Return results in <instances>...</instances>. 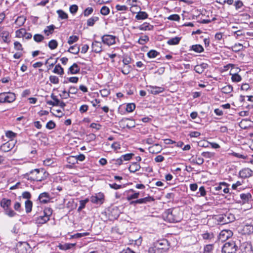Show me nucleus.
<instances>
[{
  "label": "nucleus",
  "mask_w": 253,
  "mask_h": 253,
  "mask_svg": "<svg viewBox=\"0 0 253 253\" xmlns=\"http://www.w3.org/2000/svg\"><path fill=\"white\" fill-rule=\"evenodd\" d=\"M164 219L171 223L179 222L181 219L180 211L179 208L169 209L163 214Z\"/></svg>",
  "instance_id": "f257e3e1"
},
{
  "label": "nucleus",
  "mask_w": 253,
  "mask_h": 253,
  "mask_svg": "<svg viewBox=\"0 0 253 253\" xmlns=\"http://www.w3.org/2000/svg\"><path fill=\"white\" fill-rule=\"evenodd\" d=\"M45 174L43 169H36L26 173L24 176L29 180L42 181L46 177Z\"/></svg>",
  "instance_id": "f03ea898"
},
{
  "label": "nucleus",
  "mask_w": 253,
  "mask_h": 253,
  "mask_svg": "<svg viewBox=\"0 0 253 253\" xmlns=\"http://www.w3.org/2000/svg\"><path fill=\"white\" fill-rule=\"evenodd\" d=\"M11 201L10 199L2 198L0 202V206L3 208L5 214L9 217H14L16 213L10 208Z\"/></svg>",
  "instance_id": "7ed1b4c3"
},
{
  "label": "nucleus",
  "mask_w": 253,
  "mask_h": 253,
  "mask_svg": "<svg viewBox=\"0 0 253 253\" xmlns=\"http://www.w3.org/2000/svg\"><path fill=\"white\" fill-rule=\"evenodd\" d=\"M16 99V96L12 92H2L0 93V103H11Z\"/></svg>",
  "instance_id": "20e7f679"
},
{
  "label": "nucleus",
  "mask_w": 253,
  "mask_h": 253,
  "mask_svg": "<svg viewBox=\"0 0 253 253\" xmlns=\"http://www.w3.org/2000/svg\"><path fill=\"white\" fill-rule=\"evenodd\" d=\"M238 246L233 241L225 243L222 248V253H235Z\"/></svg>",
  "instance_id": "39448f33"
},
{
  "label": "nucleus",
  "mask_w": 253,
  "mask_h": 253,
  "mask_svg": "<svg viewBox=\"0 0 253 253\" xmlns=\"http://www.w3.org/2000/svg\"><path fill=\"white\" fill-rule=\"evenodd\" d=\"M16 249L18 253H29L31 248L26 242H19L16 246Z\"/></svg>",
  "instance_id": "423d86ee"
},
{
  "label": "nucleus",
  "mask_w": 253,
  "mask_h": 253,
  "mask_svg": "<svg viewBox=\"0 0 253 253\" xmlns=\"http://www.w3.org/2000/svg\"><path fill=\"white\" fill-rule=\"evenodd\" d=\"M154 201L153 197L148 196L144 198L139 199L135 201H131L130 202V205L136 206L137 204H146Z\"/></svg>",
  "instance_id": "0eeeda50"
},
{
  "label": "nucleus",
  "mask_w": 253,
  "mask_h": 253,
  "mask_svg": "<svg viewBox=\"0 0 253 253\" xmlns=\"http://www.w3.org/2000/svg\"><path fill=\"white\" fill-rule=\"evenodd\" d=\"M102 42L108 45H111L115 43L116 37L110 35H104L101 38Z\"/></svg>",
  "instance_id": "6e6552de"
},
{
  "label": "nucleus",
  "mask_w": 253,
  "mask_h": 253,
  "mask_svg": "<svg viewBox=\"0 0 253 253\" xmlns=\"http://www.w3.org/2000/svg\"><path fill=\"white\" fill-rule=\"evenodd\" d=\"M233 235V233L230 230H223L219 235V239L222 242L225 241L226 240L231 237Z\"/></svg>",
  "instance_id": "1a4fd4ad"
},
{
  "label": "nucleus",
  "mask_w": 253,
  "mask_h": 253,
  "mask_svg": "<svg viewBox=\"0 0 253 253\" xmlns=\"http://www.w3.org/2000/svg\"><path fill=\"white\" fill-rule=\"evenodd\" d=\"M168 242L166 240H159L154 242L153 244V246L155 248V249L157 250H166V248L165 246L167 245Z\"/></svg>",
  "instance_id": "9d476101"
},
{
  "label": "nucleus",
  "mask_w": 253,
  "mask_h": 253,
  "mask_svg": "<svg viewBox=\"0 0 253 253\" xmlns=\"http://www.w3.org/2000/svg\"><path fill=\"white\" fill-rule=\"evenodd\" d=\"M148 87H149V88L148 89V91L150 93L155 95L158 94L160 93H162L165 90L164 88L163 87L152 85H150Z\"/></svg>",
  "instance_id": "9b49d317"
},
{
  "label": "nucleus",
  "mask_w": 253,
  "mask_h": 253,
  "mask_svg": "<svg viewBox=\"0 0 253 253\" xmlns=\"http://www.w3.org/2000/svg\"><path fill=\"white\" fill-rule=\"evenodd\" d=\"M252 170L249 168L243 169L239 171V176L242 178L250 177L252 176Z\"/></svg>",
  "instance_id": "f8f14e48"
},
{
  "label": "nucleus",
  "mask_w": 253,
  "mask_h": 253,
  "mask_svg": "<svg viewBox=\"0 0 253 253\" xmlns=\"http://www.w3.org/2000/svg\"><path fill=\"white\" fill-rule=\"evenodd\" d=\"M104 199V195L102 193H99L95 196H92L91 198V201L93 203L101 204L103 202Z\"/></svg>",
  "instance_id": "ddd939ff"
},
{
  "label": "nucleus",
  "mask_w": 253,
  "mask_h": 253,
  "mask_svg": "<svg viewBox=\"0 0 253 253\" xmlns=\"http://www.w3.org/2000/svg\"><path fill=\"white\" fill-rule=\"evenodd\" d=\"M116 22L118 26H122L124 25H127V24L125 23V21L126 20V18L121 13L116 14Z\"/></svg>",
  "instance_id": "4468645a"
},
{
  "label": "nucleus",
  "mask_w": 253,
  "mask_h": 253,
  "mask_svg": "<svg viewBox=\"0 0 253 253\" xmlns=\"http://www.w3.org/2000/svg\"><path fill=\"white\" fill-rule=\"evenodd\" d=\"M38 199L41 203L43 204L47 203L50 201L49 194L46 192H43L40 194Z\"/></svg>",
  "instance_id": "2eb2a0df"
},
{
  "label": "nucleus",
  "mask_w": 253,
  "mask_h": 253,
  "mask_svg": "<svg viewBox=\"0 0 253 253\" xmlns=\"http://www.w3.org/2000/svg\"><path fill=\"white\" fill-rule=\"evenodd\" d=\"M150 153L153 154H158L160 153L162 150V146L159 144H156L152 146H150L148 148Z\"/></svg>",
  "instance_id": "dca6fc26"
},
{
  "label": "nucleus",
  "mask_w": 253,
  "mask_h": 253,
  "mask_svg": "<svg viewBox=\"0 0 253 253\" xmlns=\"http://www.w3.org/2000/svg\"><path fill=\"white\" fill-rule=\"evenodd\" d=\"M92 50L95 53H99L102 51V44L101 42L94 41L92 43Z\"/></svg>",
  "instance_id": "f3484780"
},
{
  "label": "nucleus",
  "mask_w": 253,
  "mask_h": 253,
  "mask_svg": "<svg viewBox=\"0 0 253 253\" xmlns=\"http://www.w3.org/2000/svg\"><path fill=\"white\" fill-rule=\"evenodd\" d=\"M216 191L222 190L224 193H228L229 191V188L227 187V184L225 182H221L217 186L215 187Z\"/></svg>",
  "instance_id": "a211bd4d"
},
{
  "label": "nucleus",
  "mask_w": 253,
  "mask_h": 253,
  "mask_svg": "<svg viewBox=\"0 0 253 253\" xmlns=\"http://www.w3.org/2000/svg\"><path fill=\"white\" fill-rule=\"evenodd\" d=\"M80 71V68L77 63H74L69 68L68 73L77 74Z\"/></svg>",
  "instance_id": "6ab92c4d"
},
{
  "label": "nucleus",
  "mask_w": 253,
  "mask_h": 253,
  "mask_svg": "<svg viewBox=\"0 0 253 253\" xmlns=\"http://www.w3.org/2000/svg\"><path fill=\"white\" fill-rule=\"evenodd\" d=\"M141 167L137 162H133L131 164L129 167L128 168V169L130 172L134 173L140 169Z\"/></svg>",
  "instance_id": "aec40b11"
},
{
  "label": "nucleus",
  "mask_w": 253,
  "mask_h": 253,
  "mask_svg": "<svg viewBox=\"0 0 253 253\" xmlns=\"http://www.w3.org/2000/svg\"><path fill=\"white\" fill-rule=\"evenodd\" d=\"M49 220V217H47L44 214L43 215H40L36 217V221L38 224H42L46 223Z\"/></svg>",
  "instance_id": "412c9836"
},
{
  "label": "nucleus",
  "mask_w": 253,
  "mask_h": 253,
  "mask_svg": "<svg viewBox=\"0 0 253 253\" xmlns=\"http://www.w3.org/2000/svg\"><path fill=\"white\" fill-rule=\"evenodd\" d=\"M191 163L196 164L198 165H202L204 162V160L202 157H197L196 155L195 157L192 156L191 158V160H190Z\"/></svg>",
  "instance_id": "4be33fe9"
},
{
  "label": "nucleus",
  "mask_w": 253,
  "mask_h": 253,
  "mask_svg": "<svg viewBox=\"0 0 253 253\" xmlns=\"http://www.w3.org/2000/svg\"><path fill=\"white\" fill-rule=\"evenodd\" d=\"M9 33L7 31H2L0 33V37L2 38L3 41L7 43L10 42V41L9 40Z\"/></svg>",
  "instance_id": "5701e85b"
},
{
  "label": "nucleus",
  "mask_w": 253,
  "mask_h": 253,
  "mask_svg": "<svg viewBox=\"0 0 253 253\" xmlns=\"http://www.w3.org/2000/svg\"><path fill=\"white\" fill-rule=\"evenodd\" d=\"M215 220H216V221L218 222V224H219L222 225V224H227L226 222V221H227L226 220V217L224 216V214L216 215L215 217Z\"/></svg>",
  "instance_id": "b1692460"
},
{
  "label": "nucleus",
  "mask_w": 253,
  "mask_h": 253,
  "mask_svg": "<svg viewBox=\"0 0 253 253\" xmlns=\"http://www.w3.org/2000/svg\"><path fill=\"white\" fill-rule=\"evenodd\" d=\"M76 245V243H65L64 244H60L58 247L61 250H67L75 247Z\"/></svg>",
  "instance_id": "393cba45"
},
{
  "label": "nucleus",
  "mask_w": 253,
  "mask_h": 253,
  "mask_svg": "<svg viewBox=\"0 0 253 253\" xmlns=\"http://www.w3.org/2000/svg\"><path fill=\"white\" fill-rule=\"evenodd\" d=\"M51 98L54 100V102H53L51 100H48L46 101V103L48 105H52L53 106H57L58 105V103L59 102V100L57 98L56 96L54 95L53 93L51 94Z\"/></svg>",
  "instance_id": "a878e982"
},
{
  "label": "nucleus",
  "mask_w": 253,
  "mask_h": 253,
  "mask_svg": "<svg viewBox=\"0 0 253 253\" xmlns=\"http://www.w3.org/2000/svg\"><path fill=\"white\" fill-rule=\"evenodd\" d=\"M51 98L54 100V102H53L51 100H48L46 101V103L48 105H52L53 106H57L58 105V103L59 102V100L57 98L56 96L54 95L53 93L51 94Z\"/></svg>",
  "instance_id": "bb28decb"
},
{
  "label": "nucleus",
  "mask_w": 253,
  "mask_h": 253,
  "mask_svg": "<svg viewBox=\"0 0 253 253\" xmlns=\"http://www.w3.org/2000/svg\"><path fill=\"white\" fill-rule=\"evenodd\" d=\"M153 28H154V27L153 25H151L149 23L145 22V23H144L143 24H142V25H141L138 28L140 30L150 31V30H152L153 29Z\"/></svg>",
  "instance_id": "cd10ccee"
},
{
  "label": "nucleus",
  "mask_w": 253,
  "mask_h": 253,
  "mask_svg": "<svg viewBox=\"0 0 253 253\" xmlns=\"http://www.w3.org/2000/svg\"><path fill=\"white\" fill-rule=\"evenodd\" d=\"M181 37H175L170 39L167 41V43L169 45H176L179 43L181 40Z\"/></svg>",
  "instance_id": "c85d7f7f"
},
{
  "label": "nucleus",
  "mask_w": 253,
  "mask_h": 253,
  "mask_svg": "<svg viewBox=\"0 0 253 253\" xmlns=\"http://www.w3.org/2000/svg\"><path fill=\"white\" fill-rule=\"evenodd\" d=\"M25 211L27 213H30L32 210L33 203L30 200H26L25 202Z\"/></svg>",
  "instance_id": "c756f323"
},
{
  "label": "nucleus",
  "mask_w": 253,
  "mask_h": 253,
  "mask_svg": "<svg viewBox=\"0 0 253 253\" xmlns=\"http://www.w3.org/2000/svg\"><path fill=\"white\" fill-rule=\"evenodd\" d=\"M53 72L60 75H63L64 74V69L61 65L58 64L55 66L54 70H53Z\"/></svg>",
  "instance_id": "7c9ffc66"
},
{
  "label": "nucleus",
  "mask_w": 253,
  "mask_h": 253,
  "mask_svg": "<svg viewBox=\"0 0 253 253\" xmlns=\"http://www.w3.org/2000/svg\"><path fill=\"white\" fill-rule=\"evenodd\" d=\"M99 20V17L97 16H92L87 19L86 24L88 26H93L95 23Z\"/></svg>",
  "instance_id": "2f4dec72"
},
{
  "label": "nucleus",
  "mask_w": 253,
  "mask_h": 253,
  "mask_svg": "<svg viewBox=\"0 0 253 253\" xmlns=\"http://www.w3.org/2000/svg\"><path fill=\"white\" fill-rule=\"evenodd\" d=\"M12 148V146L10 145L9 142H7L2 144L0 147V149L3 152H8Z\"/></svg>",
  "instance_id": "473e14b6"
},
{
  "label": "nucleus",
  "mask_w": 253,
  "mask_h": 253,
  "mask_svg": "<svg viewBox=\"0 0 253 253\" xmlns=\"http://www.w3.org/2000/svg\"><path fill=\"white\" fill-rule=\"evenodd\" d=\"M78 91V89L77 87L75 86H71L69 87V91L67 93V95L66 96H64V98L67 99L70 97V93L73 94H76Z\"/></svg>",
  "instance_id": "72a5a7b5"
},
{
  "label": "nucleus",
  "mask_w": 253,
  "mask_h": 253,
  "mask_svg": "<svg viewBox=\"0 0 253 253\" xmlns=\"http://www.w3.org/2000/svg\"><path fill=\"white\" fill-rule=\"evenodd\" d=\"M75 159L77 161H80L81 162H82L85 159V156L84 154H80L79 155L76 156H70L68 158V160L69 161V163H71V160Z\"/></svg>",
  "instance_id": "f704fd0d"
},
{
  "label": "nucleus",
  "mask_w": 253,
  "mask_h": 253,
  "mask_svg": "<svg viewBox=\"0 0 253 253\" xmlns=\"http://www.w3.org/2000/svg\"><path fill=\"white\" fill-rule=\"evenodd\" d=\"M68 51L74 54H77L80 51V47L77 44H75L71 46Z\"/></svg>",
  "instance_id": "c9c22d12"
},
{
  "label": "nucleus",
  "mask_w": 253,
  "mask_h": 253,
  "mask_svg": "<svg viewBox=\"0 0 253 253\" xmlns=\"http://www.w3.org/2000/svg\"><path fill=\"white\" fill-rule=\"evenodd\" d=\"M243 231L246 234H250L253 233V225L246 224L243 227Z\"/></svg>",
  "instance_id": "e433bc0d"
},
{
  "label": "nucleus",
  "mask_w": 253,
  "mask_h": 253,
  "mask_svg": "<svg viewBox=\"0 0 253 253\" xmlns=\"http://www.w3.org/2000/svg\"><path fill=\"white\" fill-rule=\"evenodd\" d=\"M148 17V14L146 12L140 11L135 16V18L137 20H142L146 19Z\"/></svg>",
  "instance_id": "4c0bfd02"
},
{
  "label": "nucleus",
  "mask_w": 253,
  "mask_h": 253,
  "mask_svg": "<svg viewBox=\"0 0 253 253\" xmlns=\"http://www.w3.org/2000/svg\"><path fill=\"white\" fill-rule=\"evenodd\" d=\"M243 48V46L242 44L238 43H235L233 46H232L230 49H231L232 51L237 52L240 50H241Z\"/></svg>",
  "instance_id": "58836bf2"
},
{
  "label": "nucleus",
  "mask_w": 253,
  "mask_h": 253,
  "mask_svg": "<svg viewBox=\"0 0 253 253\" xmlns=\"http://www.w3.org/2000/svg\"><path fill=\"white\" fill-rule=\"evenodd\" d=\"M191 49L198 53H201L204 51V48L200 44L193 45Z\"/></svg>",
  "instance_id": "ea45409f"
},
{
  "label": "nucleus",
  "mask_w": 253,
  "mask_h": 253,
  "mask_svg": "<svg viewBox=\"0 0 253 253\" xmlns=\"http://www.w3.org/2000/svg\"><path fill=\"white\" fill-rule=\"evenodd\" d=\"M16 37L22 38L24 37L26 34V29L24 28H21L15 32Z\"/></svg>",
  "instance_id": "a19ab883"
},
{
  "label": "nucleus",
  "mask_w": 253,
  "mask_h": 253,
  "mask_svg": "<svg viewBox=\"0 0 253 253\" xmlns=\"http://www.w3.org/2000/svg\"><path fill=\"white\" fill-rule=\"evenodd\" d=\"M233 91V87L231 85H227L221 88V91L224 94H228Z\"/></svg>",
  "instance_id": "79ce46f5"
},
{
  "label": "nucleus",
  "mask_w": 253,
  "mask_h": 253,
  "mask_svg": "<svg viewBox=\"0 0 253 253\" xmlns=\"http://www.w3.org/2000/svg\"><path fill=\"white\" fill-rule=\"evenodd\" d=\"M55 27L53 25H51L48 26H47L46 28L44 30V33L47 35L48 36L49 34H52L53 32V31Z\"/></svg>",
  "instance_id": "37998d69"
},
{
  "label": "nucleus",
  "mask_w": 253,
  "mask_h": 253,
  "mask_svg": "<svg viewBox=\"0 0 253 253\" xmlns=\"http://www.w3.org/2000/svg\"><path fill=\"white\" fill-rule=\"evenodd\" d=\"M26 20V19L24 16H19L15 20V24L19 26H21L24 24Z\"/></svg>",
  "instance_id": "c03bdc74"
},
{
  "label": "nucleus",
  "mask_w": 253,
  "mask_h": 253,
  "mask_svg": "<svg viewBox=\"0 0 253 253\" xmlns=\"http://www.w3.org/2000/svg\"><path fill=\"white\" fill-rule=\"evenodd\" d=\"M224 216H225L226 218V223L231 222L235 219L234 215L231 213L226 212L225 214H224Z\"/></svg>",
  "instance_id": "a18cd8bd"
},
{
  "label": "nucleus",
  "mask_w": 253,
  "mask_h": 253,
  "mask_svg": "<svg viewBox=\"0 0 253 253\" xmlns=\"http://www.w3.org/2000/svg\"><path fill=\"white\" fill-rule=\"evenodd\" d=\"M231 80L233 82H239L242 80V77L237 73H231Z\"/></svg>",
  "instance_id": "49530a36"
},
{
  "label": "nucleus",
  "mask_w": 253,
  "mask_h": 253,
  "mask_svg": "<svg viewBox=\"0 0 253 253\" xmlns=\"http://www.w3.org/2000/svg\"><path fill=\"white\" fill-rule=\"evenodd\" d=\"M240 198L244 202H247L252 198V196L250 193H243L240 194Z\"/></svg>",
  "instance_id": "de8ad7c7"
},
{
  "label": "nucleus",
  "mask_w": 253,
  "mask_h": 253,
  "mask_svg": "<svg viewBox=\"0 0 253 253\" xmlns=\"http://www.w3.org/2000/svg\"><path fill=\"white\" fill-rule=\"evenodd\" d=\"M89 201L88 199L86 198L84 200H81L80 201V206L78 208V211H81L83 209L85 208L86 204Z\"/></svg>",
  "instance_id": "09e8293b"
},
{
  "label": "nucleus",
  "mask_w": 253,
  "mask_h": 253,
  "mask_svg": "<svg viewBox=\"0 0 253 253\" xmlns=\"http://www.w3.org/2000/svg\"><path fill=\"white\" fill-rule=\"evenodd\" d=\"M160 53L155 50H151L147 53V56L150 58L156 57Z\"/></svg>",
  "instance_id": "8fccbe9b"
},
{
  "label": "nucleus",
  "mask_w": 253,
  "mask_h": 253,
  "mask_svg": "<svg viewBox=\"0 0 253 253\" xmlns=\"http://www.w3.org/2000/svg\"><path fill=\"white\" fill-rule=\"evenodd\" d=\"M57 13L58 14L59 17L62 19H66L68 18V14L62 10H58Z\"/></svg>",
  "instance_id": "3c124183"
},
{
  "label": "nucleus",
  "mask_w": 253,
  "mask_h": 253,
  "mask_svg": "<svg viewBox=\"0 0 253 253\" xmlns=\"http://www.w3.org/2000/svg\"><path fill=\"white\" fill-rule=\"evenodd\" d=\"M48 45L51 49H54L57 47L58 42L56 40H52L49 42Z\"/></svg>",
  "instance_id": "603ef678"
},
{
  "label": "nucleus",
  "mask_w": 253,
  "mask_h": 253,
  "mask_svg": "<svg viewBox=\"0 0 253 253\" xmlns=\"http://www.w3.org/2000/svg\"><path fill=\"white\" fill-rule=\"evenodd\" d=\"M202 236L203 238L205 240H211L214 238V235L212 233H209L207 232L203 233Z\"/></svg>",
  "instance_id": "864d4df0"
},
{
  "label": "nucleus",
  "mask_w": 253,
  "mask_h": 253,
  "mask_svg": "<svg viewBox=\"0 0 253 253\" xmlns=\"http://www.w3.org/2000/svg\"><path fill=\"white\" fill-rule=\"evenodd\" d=\"M149 41V37L147 36L141 37L138 41V42L142 45H144Z\"/></svg>",
  "instance_id": "5fc2aeb1"
},
{
  "label": "nucleus",
  "mask_w": 253,
  "mask_h": 253,
  "mask_svg": "<svg viewBox=\"0 0 253 253\" xmlns=\"http://www.w3.org/2000/svg\"><path fill=\"white\" fill-rule=\"evenodd\" d=\"M134 155L133 153H128L121 156L123 161H127L130 160Z\"/></svg>",
  "instance_id": "6e6d98bb"
},
{
  "label": "nucleus",
  "mask_w": 253,
  "mask_h": 253,
  "mask_svg": "<svg viewBox=\"0 0 253 253\" xmlns=\"http://www.w3.org/2000/svg\"><path fill=\"white\" fill-rule=\"evenodd\" d=\"M110 12V9L106 6H103L100 9V13L103 15H107Z\"/></svg>",
  "instance_id": "4d7b16f0"
},
{
  "label": "nucleus",
  "mask_w": 253,
  "mask_h": 253,
  "mask_svg": "<svg viewBox=\"0 0 253 253\" xmlns=\"http://www.w3.org/2000/svg\"><path fill=\"white\" fill-rule=\"evenodd\" d=\"M93 11V9L92 7H88L84 11L83 14L84 16L87 17L92 13Z\"/></svg>",
  "instance_id": "13d9d810"
},
{
  "label": "nucleus",
  "mask_w": 253,
  "mask_h": 253,
  "mask_svg": "<svg viewBox=\"0 0 253 253\" xmlns=\"http://www.w3.org/2000/svg\"><path fill=\"white\" fill-rule=\"evenodd\" d=\"M52 213V210L50 208H46L43 211V214L47 216V217H50Z\"/></svg>",
  "instance_id": "bf43d9fd"
},
{
  "label": "nucleus",
  "mask_w": 253,
  "mask_h": 253,
  "mask_svg": "<svg viewBox=\"0 0 253 253\" xmlns=\"http://www.w3.org/2000/svg\"><path fill=\"white\" fill-rule=\"evenodd\" d=\"M213 249V247L212 244L207 245L204 247V253H211Z\"/></svg>",
  "instance_id": "052dcab7"
},
{
  "label": "nucleus",
  "mask_w": 253,
  "mask_h": 253,
  "mask_svg": "<svg viewBox=\"0 0 253 253\" xmlns=\"http://www.w3.org/2000/svg\"><path fill=\"white\" fill-rule=\"evenodd\" d=\"M135 108L134 103H128L126 106V111L128 112H132Z\"/></svg>",
  "instance_id": "680f3d73"
},
{
  "label": "nucleus",
  "mask_w": 253,
  "mask_h": 253,
  "mask_svg": "<svg viewBox=\"0 0 253 253\" xmlns=\"http://www.w3.org/2000/svg\"><path fill=\"white\" fill-rule=\"evenodd\" d=\"M79 40V37L77 36H71L69 37L68 43L69 44H72L74 43V42H77Z\"/></svg>",
  "instance_id": "e2e57ef3"
},
{
  "label": "nucleus",
  "mask_w": 253,
  "mask_h": 253,
  "mask_svg": "<svg viewBox=\"0 0 253 253\" xmlns=\"http://www.w3.org/2000/svg\"><path fill=\"white\" fill-rule=\"evenodd\" d=\"M33 38L36 42H40L44 39V37L42 35L37 34L34 36Z\"/></svg>",
  "instance_id": "0e129e2a"
},
{
  "label": "nucleus",
  "mask_w": 253,
  "mask_h": 253,
  "mask_svg": "<svg viewBox=\"0 0 253 253\" xmlns=\"http://www.w3.org/2000/svg\"><path fill=\"white\" fill-rule=\"evenodd\" d=\"M130 68H131V67L130 65H127V66L124 65V67L123 68V69L122 70V72L124 75H127L129 73V72L130 71Z\"/></svg>",
  "instance_id": "69168bd1"
},
{
  "label": "nucleus",
  "mask_w": 253,
  "mask_h": 253,
  "mask_svg": "<svg viewBox=\"0 0 253 253\" xmlns=\"http://www.w3.org/2000/svg\"><path fill=\"white\" fill-rule=\"evenodd\" d=\"M111 163L116 165L120 166L123 164V161L122 159H121V157H120L117 159H112L111 161Z\"/></svg>",
  "instance_id": "338daca9"
},
{
  "label": "nucleus",
  "mask_w": 253,
  "mask_h": 253,
  "mask_svg": "<svg viewBox=\"0 0 253 253\" xmlns=\"http://www.w3.org/2000/svg\"><path fill=\"white\" fill-rule=\"evenodd\" d=\"M169 20L178 21L180 20V16L176 14L170 15L168 18Z\"/></svg>",
  "instance_id": "774afa93"
}]
</instances>
